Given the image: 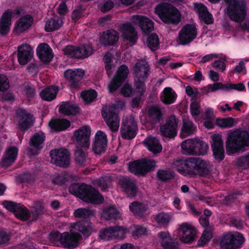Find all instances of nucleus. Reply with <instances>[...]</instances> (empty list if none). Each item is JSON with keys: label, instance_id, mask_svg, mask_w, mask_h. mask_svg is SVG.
Returning <instances> with one entry per match:
<instances>
[{"label": "nucleus", "instance_id": "nucleus-52", "mask_svg": "<svg viewBox=\"0 0 249 249\" xmlns=\"http://www.w3.org/2000/svg\"><path fill=\"white\" fill-rule=\"evenodd\" d=\"M235 120L231 117L217 119L216 123L217 125L222 128H230L234 125Z\"/></svg>", "mask_w": 249, "mask_h": 249}, {"label": "nucleus", "instance_id": "nucleus-22", "mask_svg": "<svg viewBox=\"0 0 249 249\" xmlns=\"http://www.w3.org/2000/svg\"><path fill=\"white\" fill-rule=\"evenodd\" d=\"M84 71L82 69L76 70H68L65 71L64 77L70 83V88L77 89L80 88L81 80L84 75Z\"/></svg>", "mask_w": 249, "mask_h": 249}, {"label": "nucleus", "instance_id": "nucleus-23", "mask_svg": "<svg viewBox=\"0 0 249 249\" xmlns=\"http://www.w3.org/2000/svg\"><path fill=\"white\" fill-rule=\"evenodd\" d=\"M158 237L163 249H179L178 241L172 238L168 231H160L158 233Z\"/></svg>", "mask_w": 249, "mask_h": 249}, {"label": "nucleus", "instance_id": "nucleus-54", "mask_svg": "<svg viewBox=\"0 0 249 249\" xmlns=\"http://www.w3.org/2000/svg\"><path fill=\"white\" fill-rule=\"evenodd\" d=\"M219 89L227 91L228 89L227 84H223L221 82H215L213 84H209L207 86V92H214Z\"/></svg>", "mask_w": 249, "mask_h": 249}, {"label": "nucleus", "instance_id": "nucleus-5", "mask_svg": "<svg viewBox=\"0 0 249 249\" xmlns=\"http://www.w3.org/2000/svg\"><path fill=\"white\" fill-rule=\"evenodd\" d=\"M155 13L164 23L178 25L181 19L179 11L174 6L168 3H162L158 5L155 9Z\"/></svg>", "mask_w": 249, "mask_h": 249}, {"label": "nucleus", "instance_id": "nucleus-32", "mask_svg": "<svg viewBox=\"0 0 249 249\" xmlns=\"http://www.w3.org/2000/svg\"><path fill=\"white\" fill-rule=\"evenodd\" d=\"M179 229L182 232L181 238L182 242L190 244L194 241L196 235V231L193 226L184 223L180 225Z\"/></svg>", "mask_w": 249, "mask_h": 249}, {"label": "nucleus", "instance_id": "nucleus-2", "mask_svg": "<svg viewBox=\"0 0 249 249\" xmlns=\"http://www.w3.org/2000/svg\"><path fill=\"white\" fill-rule=\"evenodd\" d=\"M70 193L84 202L93 204L103 202L104 197L100 192L90 185L84 183H73L69 187Z\"/></svg>", "mask_w": 249, "mask_h": 249}, {"label": "nucleus", "instance_id": "nucleus-51", "mask_svg": "<svg viewBox=\"0 0 249 249\" xmlns=\"http://www.w3.org/2000/svg\"><path fill=\"white\" fill-rule=\"evenodd\" d=\"M146 43L147 46L152 51L158 50L160 44L158 35L154 33L150 35L147 38Z\"/></svg>", "mask_w": 249, "mask_h": 249}, {"label": "nucleus", "instance_id": "nucleus-56", "mask_svg": "<svg viewBox=\"0 0 249 249\" xmlns=\"http://www.w3.org/2000/svg\"><path fill=\"white\" fill-rule=\"evenodd\" d=\"M236 164L244 169H249V153L240 157L236 161Z\"/></svg>", "mask_w": 249, "mask_h": 249}, {"label": "nucleus", "instance_id": "nucleus-64", "mask_svg": "<svg viewBox=\"0 0 249 249\" xmlns=\"http://www.w3.org/2000/svg\"><path fill=\"white\" fill-rule=\"evenodd\" d=\"M146 229L141 225L136 226L135 230L133 231L132 234L134 236H141L146 233Z\"/></svg>", "mask_w": 249, "mask_h": 249}, {"label": "nucleus", "instance_id": "nucleus-33", "mask_svg": "<svg viewBox=\"0 0 249 249\" xmlns=\"http://www.w3.org/2000/svg\"><path fill=\"white\" fill-rule=\"evenodd\" d=\"M119 38L117 31L114 29H109L103 32L100 37V41L105 46H112L118 42Z\"/></svg>", "mask_w": 249, "mask_h": 249}, {"label": "nucleus", "instance_id": "nucleus-38", "mask_svg": "<svg viewBox=\"0 0 249 249\" xmlns=\"http://www.w3.org/2000/svg\"><path fill=\"white\" fill-rule=\"evenodd\" d=\"M177 94L170 87H166L160 94V101L165 105H171L174 103L177 99Z\"/></svg>", "mask_w": 249, "mask_h": 249}, {"label": "nucleus", "instance_id": "nucleus-40", "mask_svg": "<svg viewBox=\"0 0 249 249\" xmlns=\"http://www.w3.org/2000/svg\"><path fill=\"white\" fill-rule=\"evenodd\" d=\"M50 127L55 131H64L71 125V122L64 119L52 120L49 123Z\"/></svg>", "mask_w": 249, "mask_h": 249}, {"label": "nucleus", "instance_id": "nucleus-21", "mask_svg": "<svg viewBox=\"0 0 249 249\" xmlns=\"http://www.w3.org/2000/svg\"><path fill=\"white\" fill-rule=\"evenodd\" d=\"M211 148L213 157L218 162H221L225 158V150L221 136L214 134L212 136Z\"/></svg>", "mask_w": 249, "mask_h": 249}, {"label": "nucleus", "instance_id": "nucleus-43", "mask_svg": "<svg viewBox=\"0 0 249 249\" xmlns=\"http://www.w3.org/2000/svg\"><path fill=\"white\" fill-rule=\"evenodd\" d=\"M58 92L57 87L52 86L43 89L40 92L41 98L45 101H51L54 100Z\"/></svg>", "mask_w": 249, "mask_h": 249}, {"label": "nucleus", "instance_id": "nucleus-24", "mask_svg": "<svg viewBox=\"0 0 249 249\" xmlns=\"http://www.w3.org/2000/svg\"><path fill=\"white\" fill-rule=\"evenodd\" d=\"M62 245L65 248L73 249L79 245V241L82 239V234L76 231L63 232Z\"/></svg>", "mask_w": 249, "mask_h": 249}, {"label": "nucleus", "instance_id": "nucleus-57", "mask_svg": "<svg viewBox=\"0 0 249 249\" xmlns=\"http://www.w3.org/2000/svg\"><path fill=\"white\" fill-rule=\"evenodd\" d=\"M170 218L168 214L165 213H160L156 217V220L159 224L165 225L167 224Z\"/></svg>", "mask_w": 249, "mask_h": 249}, {"label": "nucleus", "instance_id": "nucleus-4", "mask_svg": "<svg viewBox=\"0 0 249 249\" xmlns=\"http://www.w3.org/2000/svg\"><path fill=\"white\" fill-rule=\"evenodd\" d=\"M73 215L84 221L75 223L72 228L81 233L85 238L89 237L93 231V224L90 221L91 217L94 215L93 211L89 208H80L74 211Z\"/></svg>", "mask_w": 249, "mask_h": 249}, {"label": "nucleus", "instance_id": "nucleus-49", "mask_svg": "<svg viewBox=\"0 0 249 249\" xmlns=\"http://www.w3.org/2000/svg\"><path fill=\"white\" fill-rule=\"evenodd\" d=\"M61 26V20H60L58 18H51L46 21L45 26V29L46 32H52L59 29Z\"/></svg>", "mask_w": 249, "mask_h": 249}, {"label": "nucleus", "instance_id": "nucleus-60", "mask_svg": "<svg viewBox=\"0 0 249 249\" xmlns=\"http://www.w3.org/2000/svg\"><path fill=\"white\" fill-rule=\"evenodd\" d=\"M63 233H61L59 231H51L49 234V239L53 242L59 241L61 244L63 241Z\"/></svg>", "mask_w": 249, "mask_h": 249}, {"label": "nucleus", "instance_id": "nucleus-39", "mask_svg": "<svg viewBox=\"0 0 249 249\" xmlns=\"http://www.w3.org/2000/svg\"><path fill=\"white\" fill-rule=\"evenodd\" d=\"M197 9L198 16L206 24H211L213 22V18L212 15L209 12L207 7L202 3L197 4L196 6Z\"/></svg>", "mask_w": 249, "mask_h": 249}, {"label": "nucleus", "instance_id": "nucleus-10", "mask_svg": "<svg viewBox=\"0 0 249 249\" xmlns=\"http://www.w3.org/2000/svg\"><path fill=\"white\" fill-rule=\"evenodd\" d=\"M93 50L92 46L89 44H84L79 46L67 45L63 49L65 55L77 59L88 58L92 54Z\"/></svg>", "mask_w": 249, "mask_h": 249}, {"label": "nucleus", "instance_id": "nucleus-46", "mask_svg": "<svg viewBox=\"0 0 249 249\" xmlns=\"http://www.w3.org/2000/svg\"><path fill=\"white\" fill-rule=\"evenodd\" d=\"M147 149L154 154H157L161 151L162 146L159 140L156 138H148L145 141Z\"/></svg>", "mask_w": 249, "mask_h": 249}, {"label": "nucleus", "instance_id": "nucleus-12", "mask_svg": "<svg viewBox=\"0 0 249 249\" xmlns=\"http://www.w3.org/2000/svg\"><path fill=\"white\" fill-rule=\"evenodd\" d=\"M178 119L175 115L168 117L165 123L160 127V132L162 138L168 139H174L178 134Z\"/></svg>", "mask_w": 249, "mask_h": 249}, {"label": "nucleus", "instance_id": "nucleus-35", "mask_svg": "<svg viewBox=\"0 0 249 249\" xmlns=\"http://www.w3.org/2000/svg\"><path fill=\"white\" fill-rule=\"evenodd\" d=\"M33 22V18L29 15H27L19 18L16 23L14 32L20 34L29 29Z\"/></svg>", "mask_w": 249, "mask_h": 249}, {"label": "nucleus", "instance_id": "nucleus-9", "mask_svg": "<svg viewBox=\"0 0 249 249\" xmlns=\"http://www.w3.org/2000/svg\"><path fill=\"white\" fill-rule=\"evenodd\" d=\"M156 162L153 159H143L134 160L129 164V171L135 175L145 176L153 171L156 167Z\"/></svg>", "mask_w": 249, "mask_h": 249}, {"label": "nucleus", "instance_id": "nucleus-25", "mask_svg": "<svg viewBox=\"0 0 249 249\" xmlns=\"http://www.w3.org/2000/svg\"><path fill=\"white\" fill-rule=\"evenodd\" d=\"M137 124L133 120H127L122 123L120 129L122 138L124 140H132L137 134Z\"/></svg>", "mask_w": 249, "mask_h": 249}, {"label": "nucleus", "instance_id": "nucleus-14", "mask_svg": "<svg viewBox=\"0 0 249 249\" xmlns=\"http://www.w3.org/2000/svg\"><path fill=\"white\" fill-rule=\"evenodd\" d=\"M3 204L7 210L13 213L18 219L26 221L30 218V212L23 204L7 200L4 201Z\"/></svg>", "mask_w": 249, "mask_h": 249}, {"label": "nucleus", "instance_id": "nucleus-27", "mask_svg": "<svg viewBox=\"0 0 249 249\" xmlns=\"http://www.w3.org/2000/svg\"><path fill=\"white\" fill-rule=\"evenodd\" d=\"M132 22L139 25L142 33L148 35L154 29V22L144 16L134 15L132 18Z\"/></svg>", "mask_w": 249, "mask_h": 249}, {"label": "nucleus", "instance_id": "nucleus-11", "mask_svg": "<svg viewBox=\"0 0 249 249\" xmlns=\"http://www.w3.org/2000/svg\"><path fill=\"white\" fill-rule=\"evenodd\" d=\"M244 241L245 238L241 233H229L222 237L220 246L222 249H237L241 247Z\"/></svg>", "mask_w": 249, "mask_h": 249}, {"label": "nucleus", "instance_id": "nucleus-47", "mask_svg": "<svg viewBox=\"0 0 249 249\" xmlns=\"http://www.w3.org/2000/svg\"><path fill=\"white\" fill-rule=\"evenodd\" d=\"M130 211L137 217L142 216L146 211L145 205L138 201H134L129 206Z\"/></svg>", "mask_w": 249, "mask_h": 249}, {"label": "nucleus", "instance_id": "nucleus-55", "mask_svg": "<svg viewBox=\"0 0 249 249\" xmlns=\"http://www.w3.org/2000/svg\"><path fill=\"white\" fill-rule=\"evenodd\" d=\"M112 182V178L110 176H104L97 180V184L102 190H106Z\"/></svg>", "mask_w": 249, "mask_h": 249}, {"label": "nucleus", "instance_id": "nucleus-8", "mask_svg": "<svg viewBox=\"0 0 249 249\" xmlns=\"http://www.w3.org/2000/svg\"><path fill=\"white\" fill-rule=\"evenodd\" d=\"M181 148L184 154L204 155L207 153L209 146L203 141L187 139L182 142Z\"/></svg>", "mask_w": 249, "mask_h": 249}, {"label": "nucleus", "instance_id": "nucleus-7", "mask_svg": "<svg viewBox=\"0 0 249 249\" xmlns=\"http://www.w3.org/2000/svg\"><path fill=\"white\" fill-rule=\"evenodd\" d=\"M133 70L136 89H138L141 91V94H142L145 91V83L149 75V65L147 62L142 60L136 63Z\"/></svg>", "mask_w": 249, "mask_h": 249}, {"label": "nucleus", "instance_id": "nucleus-17", "mask_svg": "<svg viewBox=\"0 0 249 249\" xmlns=\"http://www.w3.org/2000/svg\"><path fill=\"white\" fill-rule=\"evenodd\" d=\"M52 163L63 168L67 167L70 163L69 152L65 149H54L50 152Z\"/></svg>", "mask_w": 249, "mask_h": 249}, {"label": "nucleus", "instance_id": "nucleus-13", "mask_svg": "<svg viewBox=\"0 0 249 249\" xmlns=\"http://www.w3.org/2000/svg\"><path fill=\"white\" fill-rule=\"evenodd\" d=\"M90 128L87 125L81 127L75 130L72 139L76 147L89 148L90 145Z\"/></svg>", "mask_w": 249, "mask_h": 249}, {"label": "nucleus", "instance_id": "nucleus-30", "mask_svg": "<svg viewBox=\"0 0 249 249\" xmlns=\"http://www.w3.org/2000/svg\"><path fill=\"white\" fill-rule=\"evenodd\" d=\"M18 149L16 146H10L5 151L0 161L2 167L7 168L11 166L17 160Z\"/></svg>", "mask_w": 249, "mask_h": 249}, {"label": "nucleus", "instance_id": "nucleus-37", "mask_svg": "<svg viewBox=\"0 0 249 249\" xmlns=\"http://www.w3.org/2000/svg\"><path fill=\"white\" fill-rule=\"evenodd\" d=\"M31 52L29 50V46L22 44L18 47V59L21 65L27 64L31 59Z\"/></svg>", "mask_w": 249, "mask_h": 249}, {"label": "nucleus", "instance_id": "nucleus-29", "mask_svg": "<svg viewBox=\"0 0 249 249\" xmlns=\"http://www.w3.org/2000/svg\"><path fill=\"white\" fill-rule=\"evenodd\" d=\"M19 118L18 125L22 131H27L33 125L34 116L25 109H19L17 112Z\"/></svg>", "mask_w": 249, "mask_h": 249}, {"label": "nucleus", "instance_id": "nucleus-3", "mask_svg": "<svg viewBox=\"0 0 249 249\" xmlns=\"http://www.w3.org/2000/svg\"><path fill=\"white\" fill-rule=\"evenodd\" d=\"M249 146V132L238 130L229 134L226 141V151L228 155L243 152Z\"/></svg>", "mask_w": 249, "mask_h": 249}, {"label": "nucleus", "instance_id": "nucleus-28", "mask_svg": "<svg viewBox=\"0 0 249 249\" xmlns=\"http://www.w3.org/2000/svg\"><path fill=\"white\" fill-rule=\"evenodd\" d=\"M36 53L40 60L45 64L51 62L54 56L53 50L46 43L39 44L36 48Z\"/></svg>", "mask_w": 249, "mask_h": 249}, {"label": "nucleus", "instance_id": "nucleus-15", "mask_svg": "<svg viewBox=\"0 0 249 249\" xmlns=\"http://www.w3.org/2000/svg\"><path fill=\"white\" fill-rule=\"evenodd\" d=\"M101 114L111 131H117L119 127L120 119L115 112V107H104L102 109Z\"/></svg>", "mask_w": 249, "mask_h": 249}, {"label": "nucleus", "instance_id": "nucleus-61", "mask_svg": "<svg viewBox=\"0 0 249 249\" xmlns=\"http://www.w3.org/2000/svg\"><path fill=\"white\" fill-rule=\"evenodd\" d=\"M190 112L193 117L198 116L200 115V105L196 101H193L190 105Z\"/></svg>", "mask_w": 249, "mask_h": 249}, {"label": "nucleus", "instance_id": "nucleus-41", "mask_svg": "<svg viewBox=\"0 0 249 249\" xmlns=\"http://www.w3.org/2000/svg\"><path fill=\"white\" fill-rule=\"evenodd\" d=\"M45 134L39 131L35 133L30 138L29 144L31 146L40 150L42 148V144L45 141Z\"/></svg>", "mask_w": 249, "mask_h": 249}, {"label": "nucleus", "instance_id": "nucleus-48", "mask_svg": "<svg viewBox=\"0 0 249 249\" xmlns=\"http://www.w3.org/2000/svg\"><path fill=\"white\" fill-rule=\"evenodd\" d=\"M158 179L162 182L171 180L175 178V173L170 170L160 169L157 172Z\"/></svg>", "mask_w": 249, "mask_h": 249}, {"label": "nucleus", "instance_id": "nucleus-18", "mask_svg": "<svg viewBox=\"0 0 249 249\" xmlns=\"http://www.w3.org/2000/svg\"><path fill=\"white\" fill-rule=\"evenodd\" d=\"M128 73V67L124 64L121 65L108 84V88L109 92H113L117 90L125 81Z\"/></svg>", "mask_w": 249, "mask_h": 249}, {"label": "nucleus", "instance_id": "nucleus-62", "mask_svg": "<svg viewBox=\"0 0 249 249\" xmlns=\"http://www.w3.org/2000/svg\"><path fill=\"white\" fill-rule=\"evenodd\" d=\"M227 86H228L227 91H229L231 89H235L239 91L246 90L245 86L243 83L241 82L238 84H227Z\"/></svg>", "mask_w": 249, "mask_h": 249}, {"label": "nucleus", "instance_id": "nucleus-50", "mask_svg": "<svg viewBox=\"0 0 249 249\" xmlns=\"http://www.w3.org/2000/svg\"><path fill=\"white\" fill-rule=\"evenodd\" d=\"M81 96L85 103L89 104L95 101L97 93L94 89L84 90L81 92Z\"/></svg>", "mask_w": 249, "mask_h": 249}, {"label": "nucleus", "instance_id": "nucleus-31", "mask_svg": "<svg viewBox=\"0 0 249 249\" xmlns=\"http://www.w3.org/2000/svg\"><path fill=\"white\" fill-rule=\"evenodd\" d=\"M121 31L124 40L132 44L137 42L138 39L137 32L130 23L126 22L123 24L121 26Z\"/></svg>", "mask_w": 249, "mask_h": 249}, {"label": "nucleus", "instance_id": "nucleus-20", "mask_svg": "<svg viewBox=\"0 0 249 249\" xmlns=\"http://www.w3.org/2000/svg\"><path fill=\"white\" fill-rule=\"evenodd\" d=\"M119 183L122 191L127 197L132 198L137 196L139 188L136 180L128 177H124L119 179Z\"/></svg>", "mask_w": 249, "mask_h": 249}, {"label": "nucleus", "instance_id": "nucleus-16", "mask_svg": "<svg viewBox=\"0 0 249 249\" xmlns=\"http://www.w3.org/2000/svg\"><path fill=\"white\" fill-rule=\"evenodd\" d=\"M197 33V30L195 24H186L179 32L178 41L179 44L187 45L196 37Z\"/></svg>", "mask_w": 249, "mask_h": 249}, {"label": "nucleus", "instance_id": "nucleus-53", "mask_svg": "<svg viewBox=\"0 0 249 249\" xmlns=\"http://www.w3.org/2000/svg\"><path fill=\"white\" fill-rule=\"evenodd\" d=\"M75 156L76 164L80 166H84L86 162V154L81 148H77L75 151Z\"/></svg>", "mask_w": 249, "mask_h": 249}, {"label": "nucleus", "instance_id": "nucleus-63", "mask_svg": "<svg viewBox=\"0 0 249 249\" xmlns=\"http://www.w3.org/2000/svg\"><path fill=\"white\" fill-rule=\"evenodd\" d=\"M11 237V234L4 230H0V245L7 243Z\"/></svg>", "mask_w": 249, "mask_h": 249}, {"label": "nucleus", "instance_id": "nucleus-1", "mask_svg": "<svg viewBox=\"0 0 249 249\" xmlns=\"http://www.w3.org/2000/svg\"><path fill=\"white\" fill-rule=\"evenodd\" d=\"M173 166L182 175L199 176L205 177L210 173L209 163L206 161L196 157H189L185 160L177 159L174 161Z\"/></svg>", "mask_w": 249, "mask_h": 249}, {"label": "nucleus", "instance_id": "nucleus-36", "mask_svg": "<svg viewBox=\"0 0 249 249\" xmlns=\"http://www.w3.org/2000/svg\"><path fill=\"white\" fill-rule=\"evenodd\" d=\"M147 117L149 124L154 126L162 120L163 114L159 107L152 106L148 110Z\"/></svg>", "mask_w": 249, "mask_h": 249}, {"label": "nucleus", "instance_id": "nucleus-44", "mask_svg": "<svg viewBox=\"0 0 249 249\" xmlns=\"http://www.w3.org/2000/svg\"><path fill=\"white\" fill-rule=\"evenodd\" d=\"M106 220H116L120 218L121 214L114 206H109L104 209L102 214Z\"/></svg>", "mask_w": 249, "mask_h": 249}, {"label": "nucleus", "instance_id": "nucleus-59", "mask_svg": "<svg viewBox=\"0 0 249 249\" xmlns=\"http://www.w3.org/2000/svg\"><path fill=\"white\" fill-rule=\"evenodd\" d=\"M9 87L10 84L7 76L4 74H0V91L5 92Z\"/></svg>", "mask_w": 249, "mask_h": 249}, {"label": "nucleus", "instance_id": "nucleus-42", "mask_svg": "<svg viewBox=\"0 0 249 249\" xmlns=\"http://www.w3.org/2000/svg\"><path fill=\"white\" fill-rule=\"evenodd\" d=\"M80 110L78 106L69 102L63 103L59 108V112L66 115H75L80 112Z\"/></svg>", "mask_w": 249, "mask_h": 249}, {"label": "nucleus", "instance_id": "nucleus-58", "mask_svg": "<svg viewBox=\"0 0 249 249\" xmlns=\"http://www.w3.org/2000/svg\"><path fill=\"white\" fill-rule=\"evenodd\" d=\"M18 178L20 181L22 183L32 184L35 182L34 176L29 173H25L21 174L19 176Z\"/></svg>", "mask_w": 249, "mask_h": 249}, {"label": "nucleus", "instance_id": "nucleus-26", "mask_svg": "<svg viewBox=\"0 0 249 249\" xmlns=\"http://www.w3.org/2000/svg\"><path fill=\"white\" fill-rule=\"evenodd\" d=\"M95 140L92 144V150L96 154H101L106 151L107 143V136L101 130H98L95 134Z\"/></svg>", "mask_w": 249, "mask_h": 249}, {"label": "nucleus", "instance_id": "nucleus-6", "mask_svg": "<svg viewBox=\"0 0 249 249\" xmlns=\"http://www.w3.org/2000/svg\"><path fill=\"white\" fill-rule=\"evenodd\" d=\"M227 13L229 18L235 22L241 23L247 15L246 0H229Z\"/></svg>", "mask_w": 249, "mask_h": 249}, {"label": "nucleus", "instance_id": "nucleus-19", "mask_svg": "<svg viewBox=\"0 0 249 249\" xmlns=\"http://www.w3.org/2000/svg\"><path fill=\"white\" fill-rule=\"evenodd\" d=\"M127 232V229L120 226H109L101 230L99 233V238L104 240H110L122 238Z\"/></svg>", "mask_w": 249, "mask_h": 249}, {"label": "nucleus", "instance_id": "nucleus-45", "mask_svg": "<svg viewBox=\"0 0 249 249\" xmlns=\"http://www.w3.org/2000/svg\"><path fill=\"white\" fill-rule=\"evenodd\" d=\"M196 129V127L194 125L192 122L188 119H184L181 128L180 136L186 137L191 135Z\"/></svg>", "mask_w": 249, "mask_h": 249}, {"label": "nucleus", "instance_id": "nucleus-34", "mask_svg": "<svg viewBox=\"0 0 249 249\" xmlns=\"http://www.w3.org/2000/svg\"><path fill=\"white\" fill-rule=\"evenodd\" d=\"M12 18V11L8 9L3 13L0 20V32L1 35L5 36L10 30Z\"/></svg>", "mask_w": 249, "mask_h": 249}]
</instances>
